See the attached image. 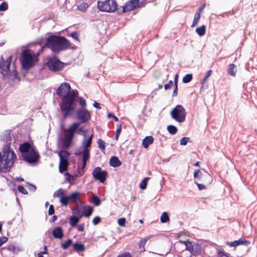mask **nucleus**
Wrapping results in <instances>:
<instances>
[{"label":"nucleus","mask_w":257,"mask_h":257,"mask_svg":"<svg viewBox=\"0 0 257 257\" xmlns=\"http://www.w3.org/2000/svg\"><path fill=\"white\" fill-rule=\"evenodd\" d=\"M109 165L111 167L116 168L121 166V162L119 160L117 157L112 156L109 160Z\"/></svg>","instance_id":"22"},{"label":"nucleus","mask_w":257,"mask_h":257,"mask_svg":"<svg viewBox=\"0 0 257 257\" xmlns=\"http://www.w3.org/2000/svg\"><path fill=\"white\" fill-rule=\"evenodd\" d=\"M171 117L178 122H183L185 120L186 111L180 104L177 105L171 111Z\"/></svg>","instance_id":"6"},{"label":"nucleus","mask_w":257,"mask_h":257,"mask_svg":"<svg viewBox=\"0 0 257 257\" xmlns=\"http://www.w3.org/2000/svg\"><path fill=\"white\" fill-rule=\"evenodd\" d=\"M64 63L55 57L48 58L46 62V66L48 69L52 72L61 71L64 68Z\"/></svg>","instance_id":"7"},{"label":"nucleus","mask_w":257,"mask_h":257,"mask_svg":"<svg viewBox=\"0 0 257 257\" xmlns=\"http://www.w3.org/2000/svg\"><path fill=\"white\" fill-rule=\"evenodd\" d=\"M117 4L114 0H105L104 2L98 1L97 7L102 12H114L117 9Z\"/></svg>","instance_id":"8"},{"label":"nucleus","mask_w":257,"mask_h":257,"mask_svg":"<svg viewBox=\"0 0 257 257\" xmlns=\"http://www.w3.org/2000/svg\"><path fill=\"white\" fill-rule=\"evenodd\" d=\"M88 7L89 5L87 3L83 2L77 6V9L80 11L85 12L87 10Z\"/></svg>","instance_id":"34"},{"label":"nucleus","mask_w":257,"mask_h":257,"mask_svg":"<svg viewBox=\"0 0 257 257\" xmlns=\"http://www.w3.org/2000/svg\"><path fill=\"white\" fill-rule=\"evenodd\" d=\"M40 156L39 153L35 150H32L23 159L25 162L30 164H34L37 163L40 159Z\"/></svg>","instance_id":"13"},{"label":"nucleus","mask_w":257,"mask_h":257,"mask_svg":"<svg viewBox=\"0 0 257 257\" xmlns=\"http://www.w3.org/2000/svg\"><path fill=\"white\" fill-rule=\"evenodd\" d=\"M76 118L81 123L88 121L91 118L89 111L85 108H79L76 113Z\"/></svg>","instance_id":"9"},{"label":"nucleus","mask_w":257,"mask_h":257,"mask_svg":"<svg viewBox=\"0 0 257 257\" xmlns=\"http://www.w3.org/2000/svg\"><path fill=\"white\" fill-rule=\"evenodd\" d=\"M92 175L93 177L101 183H104L107 176V172L105 170H102L100 167H97L94 169Z\"/></svg>","instance_id":"10"},{"label":"nucleus","mask_w":257,"mask_h":257,"mask_svg":"<svg viewBox=\"0 0 257 257\" xmlns=\"http://www.w3.org/2000/svg\"><path fill=\"white\" fill-rule=\"evenodd\" d=\"M150 179V178H149V177H146L143 179V180L142 181V182L140 184V188L142 190H144V189H146L148 181Z\"/></svg>","instance_id":"39"},{"label":"nucleus","mask_w":257,"mask_h":257,"mask_svg":"<svg viewBox=\"0 0 257 257\" xmlns=\"http://www.w3.org/2000/svg\"><path fill=\"white\" fill-rule=\"evenodd\" d=\"M64 195L63 190V189L60 188L58 190H57L55 193H54L53 197H58L61 198Z\"/></svg>","instance_id":"43"},{"label":"nucleus","mask_w":257,"mask_h":257,"mask_svg":"<svg viewBox=\"0 0 257 257\" xmlns=\"http://www.w3.org/2000/svg\"><path fill=\"white\" fill-rule=\"evenodd\" d=\"M2 253H4L5 251L6 250H8L10 251L14 252V253L16 252V250L19 251L20 249H19V247L16 246V245L14 243H12L11 244H9L7 247H5L2 248Z\"/></svg>","instance_id":"23"},{"label":"nucleus","mask_w":257,"mask_h":257,"mask_svg":"<svg viewBox=\"0 0 257 257\" xmlns=\"http://www.w3.org/2000/svg\"><path fill=\"white\" fill-rule=\"evenodd\" d=\"M98 147L102 152L104 153L105 151V143L101 139H99L97 141Z\"/></svg>","instance_id":"40"},{"label":"nucleus","mask_w":257,"mask_h":257,"mask_svg":"<svg viewBox=\"0 0 257 257\" xmlns=\"http://www.w3.org/2000/svg\"><path fill=\"white\" fill-rule=\"evenodd\" d=\"M92 138L93 135H91L90 137H88V139H86V137L84 138L82 143V148L83 149H85V148L88 149V148L91 147L92 142Z\"/></svg>","instance_id":"21"},{"label":"nucleus","mask_w":257,"mask_h":257,"mask_svg":"<svg viewBox=\"0 0 257 257\" xmlns=\"http://www.w3.org/2000/svg\"><path fill=\"white\" fill-rule=\"evenodd\" d=\"M35 52L30 49H25L22 53L21 60L22 68L24 70H29L35 65Z\"/></svg>","instance_id":"5"},{"label":"nucleus","mask_w":257,"mask_h":257,"mask_svg":"<svg viewBox=\"0 0 257 257\" xmlns=\"http://www.w3.org/2000/svg\"><path fill=\"white\" fill-rule=\"evenodd\" d=\"M193 78L192 74H187L183 78L182 81L183 83H187L190 82Z\"/></svg>","instance_id":"41"},{"label":"nucleus","mask_w":257,"mask_h":257,"mask_svg":"<svg viewBox=\"0 0 257 257\" xmlns=\"http://www.w3.org/2000/svg\"><path fill=\"white\" fill-rule=\"evenodd\" d=\"M2 75L3 79L5 80H8L11 85H14L15 80L20 81V78L16 69L14 70L12 72L10 69L7 74H4V75Z\"/></svg>","instance_id":"12"},{"label":"nucleus","mask_w":257,"mask_h":257,"mask_svg":"<svg viewBox=\"0 0 257 257\" xmlns=\"http://www.w3.org/2000/svg\"><path fill=\"white\" fill-rule=\"evenodd\" d=\"M11 133V130H6L0 136V140L6 143V144L3 147V150H12L10 148L12 144Z\"/></svg>","instance_id":"14"},{"label":"nucleus","mask_w":257,"mask_h":257,"mask_svg":"<svg viewBox=\"0 0 257 257\" xmlns=\"http://www.w3.org/2000/svg\"><path fill=\"white\" fill-rule=\"evenodd\" d=\"M148 238H143L141 239L139 243V246L140 248H143L144 250H145L144 246L146 244Z\"/></svg>","instance_id":"49"},{"label":"nucleus","mask_w":257,"mask_h":257,"mask_svg":"<svg viewBox=\"0 0 257 257\" xmlns=\"http://www.w3.org/2000/svg\"><path fill=\"white\" fill-rule=\"evenodd\" d=\"M195 184L198 186L199 190H202L206 189V187L204 184H199L197 182H195Z\"/></svg>","instance_id":"59"},{"label":"nucleus","mask_w":257,"mask_h":257,"mask_svg":"<svg viewBox=\"0 0 257 257\" xmlns=\"http://www.w3.org/2000/svg\"><path fill=\"white\" fill-rule=\"evenodd\" d=\"M73 247L74 250L77 252L83 251L85 250L84 245L78 242L73 244Z\"/></svg>","instance_id":"29"},{"label":"nucleus","mask_w":257,"mask_h":257,"mask_svg":"<svg viewBox=\"0 0 257 257\" xmlns=\"http://www.w3.org/2000/svg\"><path fill=\"white\" fill-rule=\"evenodd\" d=\"M55 213L54 207L53 205H50L48 210V215H52Z\"/></svg>","instance_id":"57"},{"label":"nucleus","mask_w":257,"mask_h":257,"mask_svg":"<svg viewBox=\"0 0 257 257\" xmlns=\"http://www.w3.org/2000/svg\"><path fill=\"white\" fill-rule=\"evenodd\" d=\"M154 142V138L152 136H147L143 140L142 145L143 147L147 149Z\"/></svg>","instance_id":"24"},{"label":"nucleus","mask_w":257,"mask_h":257,"mask_svg":"<svg viewBox=\"0 0 257 257\" xmlns=\"http://www.w3.org/2000/svg\"><path fill=\"white\" fill-rule=\"evenodd\" d=\"M69 202H70V200L68 196L63 195L60 198V202L64 206H67Z\"/></svg>","instance_id":"33"},{"label":"nucleus","mask_w":257,"mask_h":257,"mask_svg":"<svg viewBox=\"0 0 257 257\" xmlns=\"http://www.w3.org/2000/svg\"><path fill=\"white\" fill-rule=\"evenodd\" d=\"M140 0H130L122 7V13L134 10L139 6Z\"/></svg>","instance_id":"16"},{"label":"nucleus","mask_w":257,"mask_h":257,"mask_svg":"<svg viewBox=\"0 0 257 257\" xmlns=\"http://www.w3.org/2000/svg\"><path fill=\"white\" fill-rule=\"evenodd\" d=\"M8 4L7 2H3L0 5V11H6L8 9Z\"/></svg>","instance_id":"48"},{"label":"nucleus","mask_w":257,"mask_h":257,"mask_svg":"<svg viewBox=\"0 0 257 257\" xmlns=\"http://www.w3.org/2000/svg\"><path fill=\"white\" fill-rule=\"evenodd\" d=\"M93 208L91 206H88L85 212L84 211V215L86 217H89L92 213Z\"/></svg>","instance_id":"42"},{"label":"nucleus","mask_w":257,"mask_h":257,"mask_svg":"<svg viewBox=\"0 0 257 257\" xmlns=\"http://www.w3.org/2000/svg\"><path fill=\"white\" fill-rule=\"evenodd\" d=\"M250 244V241L248 240H247L245 239L244 238H241L237 240H234L233 241L229 242L227 241L226 242V244L229 245V246L232 247H236L239 245L241 244H244L246 246H247Z\"/></svg>","instance_id":"18"},{"label":"nucleus","mask_w":257,"mask_h":257,"mask_svg":"<svg viewBox=\"0 0 257 257\" xmlns=\"http://www.w3.org/2000/svg\"><path fill=\"white\" fill-rule=\"evenodd\" d=\"M117 257H132L129 252H125L121 254L118 255Z\"/></svg>","instance_id":"63"},{"label":"nucleus","mask_w":257,"mask_h":257,"mask_svg":"<svg viewBox=\"0 0 257 257\" xmlns=\"http://www.w3.org/2000/svg\"><path fill=\"white\" fill-rule=\"evenodd\" d=\"M68 36H70L73 38L74 39L76 40H78V34L77 32H73L71 34L67 35Z\"/></svg>","instance_id":"56"},{"label":"nucleus","mask_w":257,"mask_h":257,"mask_svg":"<svg viewBox=\"0 0 257 257\" xmlns=\"http://www.w3.org/2000/svg\"><path fill=\"white\" fill-rule=\"evenodd\" d=\"M126 219L125 218H120L117 220V223L120 226H124L125 224Z\"/></svg>","instance_id":"52"},{"label":"nucleus","mask_w":257,"mask_h":257,"mask_svg":"<svg viewBox=\"0 0 257 257\" xmlns=\"http://www.w3.org/2000/svg\"><path fill=\"white\" fill-rule=\"evenodd\" d=\"M71 89V86L69 83L67 82L62 83L57 88L56 94L59 97L64 96L63 93H66Z\"/></svg>","instance_id":"17"},{"label":"nucleus","mask_w":257,"mask_h":257,"mask_svg":"<svg viewBox=\"0 0 257 257\" xmlns=\"http://www.w3.org/2000/svg\"><path fill=\"white\" fill-rule=\"evenodd\" d=\"M236 66L234 64H230L228 66L227 73L229 75L234 76L236 74L237 69Z\"/></svg>","instance_id":"27"},{"label":"nucleus","mask_w":257,"mask_h":257,"mask_svg":"<svg viewBox=\"0 0 257 257\" xmlns=\"http://www.w3.org/2000/svg\"><path fill=\"white\" fill-rule=\"evenodd\" d=\"M101 221V218L98 216H95L93 220H92V223L94 225H97L99 223H100Z\"/></svg>","instance_id":"54"},{"label":"nucleus","mask_w":257,"mask_h":257,"mask_svg":"<svg viewBox=\"0 0 257 257\" xmlns=\"http://www.w3.org/2000/svg\"><path fill=\"white\" fill-rule=\"evenodd\" d=\"M116 127H117V129H116V134H115V139L116 140H118V137L121 133V129H122L121 124H117L116 125Z\"/></svg>","instance_id":"46"},{"label":"nucleus","mask_w":257,"mask_h":257,"mask_svg":"<svg viewBox=\"0 0 257 257\" xmlns=\"http://www.w3.org/2000/svg\"><path fill=\"white\" fill-rule=\"evenodd\" d=\"M212 73V71L211 70H209L206 72L205 76L204 79H203L202 82H201V84H202L201 88H203L204 87V82H205L206 80L211 75Z\"/></svg>","instance_id":"47"},{"label":"nucleus","mask_w":257,"mask_h":257,"mask_svg":"<svg viewBox=\"0 0 257 257\" xmlns=\"http://www.w3.org/2000/svg\"><path fill=\"white\" fill-rule=\"evenodd\" d=\"M78 102H79V104L81 108H85L86 106V100L82 97H79V99H78Z\"/></svg>","instance_id":"45"},{"label":"nucleus","mask_w":257,"mask_h":257,"mask_svg":"<svg viewBox=\"0 0 257 257\" xmlns=\"http://www.w3.org/2000/svg\"><path fill=\"white\" fill-rule=\"evenodd\" d=\"M12 58V55H11L6 60H5L3 56H1L0 59V73L2 75H4V74H7L8 71L10 70Z\"/></svg>","instance_id":"11"},{"label":"nucleus","mask_w":257,"mask_h":257,"mask_svg":"<svg viewBox=\"0 0 257 257\" xmlns=\"http://www.w3.org/2000/svg\"><path fill=\"white\" fill-rule=\"evenodd\" d=\"M58 155L60 158V160H68V158L70 156V154L68 151L66 150H61Z\"/></svg>","instance_id":"30"},{"label":"nucleus","mask_w":257,"mask_h":257,"mask_svg":"<svg viewBox=\"0 0 257 257\" xmlns=\"http://www.w3.org/2000/svg\"><path fill=\"white\" fill-rule=\"evenodd\" d=\"M81 122H75L69 126L68 128H64L63 125H61V130L64 132V138L62 140V147L65 149H68L72 145L73 140L75 134L83 135L86 138V132L83 127H80Z\"/></svg>","instance_id":"2"},{"label":"nucleus","mask_w":257,"mask_h":257,"mask_svg":"<svg viewBox=\"0 0 257 257\" xmlns=\"http://www.w3.org/2000/svg\"><path fill=\"white\" fill-rule=\"evenodd\" d=\"M52 235L55 238H62L64 236L62 228L60 226L55 227L52 231Z\"/></svg>","instance_id":"19"},{"label":"nucleus","mask_w":257,"mask_h":257,"mask_svg":"<svg viewBox=\"0 0 257 257\" xmlns=\"http://www.w3.org/2000/svg\"><path fill=\"white\" fill-rule=\"evenodd\" d=\"M68 160H60L59 165V171L60 173H63L66 171L68 168Z\"/></svg>","instance_id":"20"},{"label":"nucleus","mask_w":257,"mask_h":257,"mask_svg":"<svg viewBox=\"0 0 257 257\" xmlns=\"http://www.w3.org/2000/svg\"><path fill=\"white\" fill-rule=\"evenodd\" d=\"M79 97V93L77 89H70L63 96L59 106L64 119L73 114Z\"/></svg>","instance_id":"1"},{"label":"nucleus","mask_w":257,"mask_h":257,"mask_svg":"<svg viewBox=\"0 0 257 257\" xmlns=\"http://www.w3.org/2000/svg\"><path fill=\"white\" fill-rule=\"evenodd\" d=\"M168 132L171 135H175L177 133L178 129L176 126L173 125H169L167 126Z\"/></svg>","instance_id":"37"},{"label":"nucleus","mask_w":257,"mask_h":257,"mask_svg":"<svg viewBox=\"0 0 257 257\" xmlns=\"http://www.w3.org/2000/svg\"><path fill=\"white\" fill-rule=\"evenodd\" d=\"M108 118L112 117V118H113L114 119V120L116 121H118L119 120L118 117H116V116H115L112 113H109L108 114Z\"/></svg>","instance_id":"62"},{"label":"nucleus","mask_w":257,"mask_h":257,"mask_svg":"<svg viewBox=\"0 0 257 257\" xmlns=\"http://www.w3.org/2000/svg\"><path fill=\"white\" fill-rule=\"evenodd\" d=\"M85 206L82 207V208L80 207H79L78 206H76L75 207L73 210L72 212L74 214V215H75L76 216H80L81 218L84 215V210Z\"/></svg>","instance_id":"25"},{"label":"nucleus","mask_w":257,"mask_h":257,"mask_svg":"<svg viewBox=\"0 0 257 257\" xmlns=\"http://www.w3.org/2000/svg\"><path fill=\"white\" fill-rule=\"evenodd\" d=\"M8 239L6 236H3L0 237V246L2 245V244L8 241Z\"/></svg>","instance_id":"60"},{"label":"nucleus","mask_w":257,"mask_h":257,"mask_svg":"<svg viewBox=\"0 0 257 257\" xmlns=\"http://www.w3.org/2000/svg\"><path fill=\"white\" fill-rule=\"evenodd\" d=\"M84 223L80 224L77 227L78 230L79 231H83L84 230Z\"/></svg>","instance_id":"61"},{"label":"nucleus","mask_w":257,"mask_h":257,"mask_svg":"<svg viewBox=\"0 0 257 257\" xmlns=\"http://www.w3.org/2000/svg\"><path fill=\"white\" fill-rule=\"evenodd\" d=\"M16 159L14 151L3 150L0 152V172H10Z\"/></svg>","instance_id":"4"},{"label":"nucleus","mask_w":257,"mask_h":257,"mask_svg":"<svg viewBox=\"0 0 257 257\" xmlns=\"http://www.w3.org/2000/svg\"><path fill=\"white\" fill-rule=\"evenodd\" d=\"M90 154L89 151L87 148L83 149V154H82V162L84 163H87L88 160L89 159Z\"/></svg>","instance_id":"31"},{"label":"nucleus","mask_w":257,"mask_h":257,"mask_svg":"<svg viewBox=\"0 0 257 257\" xmlns=\"http://www.w3.org/2000/svg\"><path fill=\"white\" fill-rule=\"evenodd\" d=\"M72 240L70 238L68 239L66 241L61 243V247L64 249H66L72 244Z\"/></svg>","instance_id":"36"},{"label":"nucleus","mask_w":257,"mask_h":257,"mask_svg":"<svg viewBox=\"0 0 257 257\" xmlns=\"http://www.w3.org/2000/svg\"><path fill=\"white\" fill-rule=\"evenodd\" d=\"M195 31L199 36H203L205 34L206 26L203 25L201 27L196 28Z\"/></svg>","instance_id":"32"},{"label":"nucleus","mask_w":257,"mask_h":257,"mask_svg":"<svg viewBox=\"0 0 257 257\" xmlns=\"http://www.w3.org/2000/svg\"><path fill=\"white\" fill-rule=\"evenodd\" d=\"M46 45L55 53H58L69 49L71 44L64 36L51 35L46 39Z\"/></svg>","instance_id":"3"},{"label":"nucleus","mask_w":257,"mask_h":257,"mask_svg":"<svg viewBox=\"0 0 257 257\" xmlns=\"http://www.w3.org/2000/svg\"><path fill=\"white\" fill-rule=\"evenodd\" d=\"M170 218L167 212H164L160 217V220L162 223H166L169 221Z\"/></svg>","instance_id":"35"},{"label":"nucleus","mask_w":257,"mask_h":257,"mask_svg":"<svg viewBox=\"0 0 257 257\" xmlns=\"http://www.w3.org/2000/svg\"><path fill=\"white\" fill-rule=\"evenodd\" d=\"M186 245V249L187 250H189L190 252H193L194 250V247L193 246L189 243V244L186 243L185 242H184Z\"/></svg>","instance_id":"55"},{"label":"nucleus","mask_w":257,"mask_h":257,"mask_svg":"<svg viewBox=\"0 0 257 257\" xmlns=\"http://www.w3.org/2000/svg\"><path fill=\"white\" fill-rule=\"evenodd\" d=\"M202 175V173L199 169L195 170L193 174L194 178L195 179H198L199 180L201 179Z\"/></svg>","instance_id":"44"},{"label":"nucleus","mask_w":257,"mask_h":257,"mask_svg":"<svg viewBox=\"0 0 257 257\" xmlns=\"http://www.w3.org/2000/svg\"><path fill=\"white\" fill-rule=\"evenodd\" d=\"M217 257H228V256L226 253L221 251H219L218 253Z\"/></svg>","instance_id":"64"},{"label":"nucleus","mask_w":257,"mask_h":257,"mask_svg":"<svg viewBox=\"0 0 257 257\" xmlns=\"http://www.w3.org/2000/svg\"><path fill=\"white\" fill-rule=\"evenodd\" d=\"M18 190L20 193H22L24 195H27L28 193L25 187L22 185H19L18 186Z\"/></svg>","instance_id":"51"},{"label":"nucleus","mask_w":257,"mask_h":257,"mask_svg":"<svg viewBox=\"0 0 257 257\" xmlns=\"http://www.w3.org/2000/svg\"><path fill=\"white\" fill-rule=\"evenodd\" d=\"M81 219L80 216H76L75 215H72L70 218V222L69 223L72 227H75L77 225L78 222Z\"/></svg>","instance_id":"28"},{"label":"nucleus","mask_w":257,"mask_h":257,"mask_svg":"<svg viewBox=\"0 0 257 257\" xmlns=\"http://www.w3.org/2000/svg\"><path fill=\"white\" fill-rule=\"evenodd\" d=\"M32 150H35V148L28 142H25L21 144L19 147V151L23 158L27 156Z\"/></svg>","instance_id":"15"},{"label":"nucleus","mask_w":257,"mask_h":257,"mask_svg":"<svg viewBox=\"0 0 257 257\" xmlns=\"http://www.w3.org/2000/svg\"><path fill=\"white\" fill-rule=\"evenodd\" d=\"M26 185L28 186L29 190L32 192H35L37 189V187L29 182H26Z\"/></svg>","instance_id":"50"},{"label":"nucleus","mask_w":257,"mask_h":257,"mask_svg":"<svg viewBox=\"0 0 257 257\" xmlns=\"http://www.w3.org/2000/svg\"><path fill=\"white\" fill-rule=\"evenodd\" d=\"M92 203L95 206H98L101 203L100 199L96 195H93L92 197Z\"/></svg>","instance_id":"38"},{"label":"nucleus","mask_w":257,"mask_h":257,"mask_svg":"<svg viewBox=\"0 0 257 257\" xmlns=\"http://www.w3.org/2000/svg\"><path fill=\"white\" fill-rule=\"evenodd\" d=\"M189 140V138L188 137H183L180 140V145L181 146H185L187 145V142Z\"/></svg>","instance_id":"53"},{"label":"nucleus","mask_w":257,"mask_h":257,"mask_svg":"<svg viewBox=\"0 0 257 257\" xmlns=\"http://www.w3.org/2000/svg\"><path fill=\"white\" fill-rule=\"evenodd\" d=\"M173 82L172 80H170L169 82L164 85V88L165 90L170 89L173 85Z\"/></svg>","instance_id":"58"},{"label":"nucleus","mask_w":257,"mask_h":257,"mask_svg":"<svg viewBox=\"0 0 257 257\" xmlns=\"http://www.w3.org/2000/svg\"><path fill=\"white\" fill-rule=\"evenodd\" d=\"M80 192L76 191L68 195L70 202H76L79 200Z\"/></svg>","instance_id":"26"}]
</instances>
